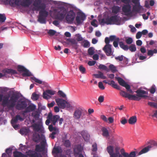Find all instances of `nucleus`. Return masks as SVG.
Here are the masks:
<instances>
[{"instance_id": "1", "label": "nucleus", "mask_w": 157, "mask_h": 157, "mask_svg": "<svg viewBox=\"0 0 157 157\" xmlns=\"http://www.w3.org/2000/svg\"><path fill=\"white\" fill-rule=\"evenodd\" d=\"M21 95V94L19 92L15 91L11 94L9 100L8 98L4 97L2 101L3 106H6L9 109L13 108L15 106L16 109L18 110L24 109L26 107L27 104L25 101H18Z\"/></svg>"}, {"instance_id": "2", "label": "nucleus", "mask_w": 157, "mask_h": 157, "mask_svg": "<svg viewBox=\"0 0 157 157\" xmlns=\"http://www.w3.org/2000/svg\"><path fill=\"white\" fill-rule=\"evenodd\" d=\"M46 6L45 4H43L40 7V10L39 12L37 21L41 24L46 23V19L48 14V12L45 10Z\"/></svg>"}, {"instance_id": "3", "label": "nucleus", "mask_w": 157, "mask_h": 157, "mask_svg": "<svg viewBox=\"0 0 157 157\" xmlns=\"http://www.w3.org/2000/svg\"><path fill=\"white\" fill-rule=\"evenodd\" d=\"M45 147V146L43 144H41V146L37 144L36 146L35 150L36 151L29 150L27 153V155L29 157H43L40 153H38L37 152H41L44 149Z\"/></svg>"}, {"instance_id": "4", "label": "nucleus", "mask_w": 157, "mask_h": 157, "mask_svg": "<svg viewBox=\"0 0 157 157\" xmlns=\"http://www.w3.org/2000/svg\"><path fill=\"white\" fill-rule=\"evenodd\" d=\"M54 11L56 18L60 21L64 19L67 13V10L64 7H61L58 10L55 9Z\"/></svg>"}, {"instance_id": "5", "label": "nucleus", "mask_w": 157, "mask_h": 157, "mask_svg": "<svg viewBox=\"0 0 157 157\" xmlns=\"http://www.w3.org/2000/svg\"><path fill=\"white\" fill-rule=\"evenodd\" d=\"M71 10L67 13L66 16V20L69 23L72 22L74 20L75 16V14L73 10L77 11L78 9L75 6H72Z\"/></svg>"}, {"instance_id": "6", "label": "nucleus", "mask_w": 157, "mask_h": 157, "mask_svg": "<svg viewBox=\"0 0 157 157\" xmlns=\"http://www.w3.org/2000/svg\"><path fill=\"white\" fill-rule=\"evenodd\" d=\"M47 119L45 121V124L48 125L51 121L53 125H55L57 121L59 119V116L58 115L53 116L51 112H49L47 117Z\"/></svg>"}, {"instance_id": "7", "label": "nucleus", "mask_w": 157, "mask_h": 157, "mask_svg": "<svg viewBox=\"0 0 157 157\" xmlns=\"http://www.w3.org/2000/svg\"><path fill=\"white\" fill-rule=\"evenodd\" d=\"M109 25L116 24L119 25L120 23V19L119 16L117 15L112 16L110 17H108Z\"/></svg>"}, {"instance_id": "8", "label": "nucleus", "mask_w": 157, "mask_h": 157, "mask_svg": "<svg viewBox=\"0 0 157 157\" xmlns=\"http://www.w3.org/2000/svg\"><path fill=\"white\" fill-rule=\"evenodd\" d=\"M120 94L122 97L125 98H127L128 99L130 100L139 101L140 99L135 95L129 94L123 90L121 91L120 92Z\"/></svg>"}, {"instance_id": "9", "label": "nucleus", "mask_w": 157, "mask_h": 157, "mask_svg": "<svg viewBox=\"0 0 157 157\" xmlns=\"http://www.w3.org/2000/svg\"><path fill=\"white\" fill-rule=\"evenodd\" d=\"M83 113L82 109L80 107L76 108L73 114V118L76 120H79L82 117Z\"/></svg>"}, {"instance_id": "10", "label": "nucleus", "mask_w": 157, "mask_h": 157, "mask_svg": "<svg viewBox=\"0 0 157 157\" xmlns=\"http://www.w3.org/2000/svg\"><path fill=\"white\" fill-rule=\"evenodd\" d=\"M119 44L120 47L125 51L128 50L129 49L131 52H134L136 50V48L135 44H132L128 47V45L124 44L122 41L119 42Z\"/></svg>"}, {"instance_id": "11", "label": "nucleus", "mask_w": 157, "mask_h": 157, "mask_svg": "<svg viewBox=\"0 0 157 157\" xmlns=\"http://www.w3.org/2000/svg\"><path fill=\"white\" fill-rule=\"evenodd\" d=\"M44 4V3H41V0H35V1L33 4V5L34 6L33 7L32 10L33 11H38L40 10V7L41 6L42 4Z\"/></svg>"}, {"instance_id": "12", "label": "nucleus", "mask_w": 157, "mask_h": 157, "mask_svg": "<svg viewBox=\"0 0 157 157\" xmlns=\"http://www.w3.org/2000/svg\"><path fill=\"white\" fill-rule=\"evenodd\" d=\"M55 100L57 105L60 108L64 109L66 107V104L67 102L66 100L60 98L56 99Z\"/></svg>"}, {"instance_id": "13", "label": "nucleus", "mask_w": 157, "mask_h": 157, "mask_svg": "<svg viewBox=\"0 0 157 157\" xmlns=\"http://www.w3.org/2000/svg\"><path fill=\"white\" fill-rule=\"evenodd\" d=\"M2 72L4 74H3L0 73V78L2 77L5 76L6 73L14 75L17 73V71L8 68L4 69L3 70Z\"/></svg>"}, {"instance_id": "14", "label": "nucleus", "mask_w": 157, "mask_h": 157, "mask_svg": "<svg viewBox=\"0 0 157 157\" xmlns=\"http://www.w3.org/2000/svg\"><path fill=\"white\" fill-rule=\"evenodd\" d=\"M56 91L52 90H48L44 91L43 94V98L46 99H48L51 96L48 95L50 94L51 95H54L55 94Z\"/></svg>"}, {"instance_id": "15", "label": "nucleus", "mask_w": 157, "mask_h": 157, "mask_svg": "<svg viewBox=\"0 0 157 157\" xmlns=\"http://www.w3.org/2000/svg\"><path fill=\"white\" fill-rule=\"evenodd\" d=\"M135 92L137 93L136 96L139 98V97L146 98L147 97L146 94H147V92L144 90L138 89Z\"/></svg>"}, {"instance_id": "16", "label": "nucleus", "mask_w": 157, "mask_h": 157, "mask_svg": "<svg viewBox=\"0 0 157 157\" xmlns=\"http://www.w3.org/2000/svg\"><path fill=\"white\" fill-rule=\"evenodd\" d=\"M111 46V45H105L103 48V50L107 56H110L112 55Z\"/></svg>"}, {"instance_id": "17", "label": "nucleus", "mask_w": 157, "mask_h": 157, "mask_svg": "<svg viewBox=\"0 0 157 157\" xmlns=\"http://www.w3.org/2000/svg\"><path fill=\"white\" fill-rule=\"evenodd\" d=\"M24 120V118L22 117L20 115H16L15 117L12 119L11 121V123L13 125L17 123L18 120L22 121Z\"/></svg>"}, {"instance_id": "18", "label": "nucleus", "mask_w": 157, "mask_h": 157, "mask_svg": "<svg viewBox=\"0 0 157 157\" xmlns=\"http://www.w3.org/2000/svg\"><path fill=\"white\" fill-rule=\"evenodd\" d=\"M32 0H22L20 2V6L24 7H28L32 3Z\"/></svg>"}, {"instance_id": "19", "label": "nucleus", "mask_w": 157, "mask_h": 157, "mask_svg": "<svg viewBox=\"0 0 157 157\" xmlns=\"http://www.w3.org/2000/svg\"><path fill=\"white\" fill-rule=\"evenodd\" d=\"M81 135L86 141L88 142L89 141L90 136L87 132L82 131L81 132Z\"/></svg>"}, {"instance_id": "20", "label": "nucleus", "mask_w": 157, "mask_h": 157, "mask_svg": "<svg viewBox=\"0 0 157 157\" xmlns=\"http://www.w3.org/2000/svg\"><path fill=\"white\" fill-rule=\"evenodd\" d=\"M103 82L106 84H108L109 85H111L112 87L114 88L117 89H119V86L117 84L115 83L114 81L113 80H111L109 82H108L106 80H105L103 81Z\"/></svg>"}, {"instance_id": "21", "label": "nucleus", "mask_w": 157, "mask_h": 157, "mask_svg": "<svg viewBox=\"0 0 157 157\" xmlns=\"http://www.w3.org/2000/svg\"><path fill=\"white\" fill-rule=\"evenodd\" d=\"M83 150V148L80 144L77 145L74 149L75 154L78 155L81 153Z\"/></svg>"}, {"instance_id": "22", "label": "nucleus", "mask_w": 157, "mask_h": 157, "mask_svg": "<svg viewBox=\"0 0 157 157\" xmlns=\"http://www.w3.org/2000/svg\"><path fill=\"white\" fill-rule=\"evenodd\" d=\"M131 6L129 4L124 6L122 8V11L125 13H128L131 11Z\"/></svg>"}, {"instance_id": "23", "label": "nucleus", "mask_w": 157, "mask_h": 157, "mask_svg": "<svg viewBox=\"0 0 157 157\" xmlns=\"http://www.w3.org/2000/svg\"><path fill=\"white\" fill-rule=\"evenodd\" d=\"M19 132L22 135H27L29 133L30 130L27 128H23L20 129Z\"/></svg>"}, {"instance_id": "24", "label": "nucleus", "mask_w": 157, "mask_h": 157, "mask_svg": "<svg viewBox=\"0 0 157 157\" xmlns=\"http://www.w3.org/2000/svg\"><path fill=\"white\" fill-rule=\"evenodd\" d=\"M121 10V7L114 5L112 8V12L113 13L115 14H117Z\"/></svg>"}, {"instance_id": "25", "label": "nucleus", "mask_w": 157, "mask_h": 157, "mask_svg": "<svg viewBox=\"0 0 157 157\" xmlns=\"http://www.w3.org/2000/svg\"><path fill=\"white\" fill-rule=\"evenodd\" d=\"M151 148V145H149L147 147L143 148L138 153L137 156L146 153L149 150V149Z\"/></svg>"}, {"instance_id": "26", "label": "nucleus", "mask_w": 157, "mask_h": 157, "mask_svg": "<svg viewBox=\"0 0 157 157\" xmlns=\"http://www.w3.org/2000/svg\"><path fill=\"white\" fill-rule=\"evenodd\" d=\"M14 157H28L26 155L23 154L21 152L15 151L13 152Z\"/></svg>"}, {"instance_id": "27", "label": "nucleus", "mask_w": 157, "mask_h": 157, "mask_svg": "<svg viewBox=\"0 0 157 157\" xmlns=\"http://www.w3.org/2000/svg\"><path fill=\"white\" fill-rule=\"evenodd\" d=\"M33 140L36 142L39 141L40 139V136L39 134L36 132H35L33 134Z\"/></svg>"}, {"instance_id": "28", "label": "nucleus", "mask_w": 157, "mask_h": 157, "mask_svg": "<svg viewBox=\"0 0 157 157\" xmlns=\"http://www.w3.org/2000/svg\"><path fill=\"white\" fill-rule=\"evenodd\" d=\"M98 74H94V75L96 78H100L103 79L107 78L103 74L101 71H98Z\"/></svg>"}, {"instance_id": "29", "label": "nucleus", "mask_w": 157, "mask_h": 157, "mask_svg": "<svg viewBox=\"0 0 157 157\" xmlns=\"http://www.w3.org/2000/svg\"><path fill=\"white\" fill-rule=\"evenodd\" d=\"M113 149V147L112 146H108L106 148L107 151L109 154L110 157H111V156L114 154Z\"/></svg>"}, {"instance_id": "30", "label": "nucleus", "mask_w": 157, "mask_h": 157, "mask_svg": "<svg viewBox=\"0 0 157 157\" xmlns=\"http://www.w3.org/2000/svg\"><path fill=\"white\" fill-rule=\"evenodd\" d=\"M62 152V151L60 147H54L52 150V153L53 154H58L61 153Z\"/></svg>"}, {"instance_id": "31", "label": "nucleus", "mask_w": 157, "mask_h": 157, "mask_svg": "<svg viewBox=\"0 0 157 157\" xmlns=\"http://www.w3.org/2000/svg\"><path fill=\"white\" fill-rule=\"evenodd\" d=\"M67 40L71 43L75 48L76 49L78 48L77 42L75 39H67Z\"/></svg>"}, {"instance_id": "32", "label": "nucleus", "mask_w": 157, "mask_h": 157, "mask_svg": "<svg viewBox=\"0 0 157 157\" xmlns=\"http://www.w3.org/2000/svg\"><path fill=\"white\" fill-rule=\"evenodd\" d=\"M137 121V118L136 116H133L128 120V123L131 124H134Z\"/></svg>"}, {"instance_id": "33", "label": "nucleus", "mask_w": 157, "mask_h": 157, "mask_svg": "<svg viewBox=\"0 0 157 157\" xmlns=\"http://www.w3.org/2000/svg\"><path fill=\"white\" fill-rule=\"evenodd\" d=\"M36 108V106L34 105H30L28 106L27 108H26V109L28 112L34 111Z\"/></svg>"}, {"instance_id": "34", "label": "nucleus", "mask_w": 157, "mask_h": 157, "mask_svg": "<svg viewBox=\"0 0 157 157\" xmlns=\"http://www.w3.org/2000/svg\"><path fill=\"white\" fill-rule=\"evenodd\" d=\"M120 149V147L118 145H116L115 148L116 152L114 153V154L112 156L118 157V155L120 154L119 151Z\"/></svg>"}, {"instance_id": "35", "label": "nucleus", "mask_w": 157, "mask_h": 157, "mask_svg": "<svg viewBox=\"0 0 157 157\" xmlns=\"http://www.w3.org/2000/svg\"><path fill=\"white\" fill-rule=\"evenodd\" d=\"M115 78L117 80L119 84L122 86H123L126 83L122 78L120 77H116Z\"/></svg>"}, {"instance_id": "36", "label": "nucleus", "mask_w": 157, "mask_h": 157, "mask_svg": "<svg viewBox=\"0 0 157 157\" xmlns=\"http://www.w3.org/2000/svg\"><path fill=\"white\" fill-rule=\"evenodd\" d=\"M102 135L104 136L105 137H106L109 136V131L106 128L103 127L102 129Z\"/></svg>"}, {"instance_id": "37", "label": "nucleus", "mask_w": 157, "mask_h": 157, "mask_svg": "<svg viewBox=\"0 0 157 157\" xmlns=\"http://www.w3.org/2000/svg\"><path fill=\"white\" fill-rule=\"evenodd\" d=\"M141 8L140 7L139 4H138L135 5L133 7L132 11L133 12H139Z\"/></svg>"}, {"instance_id": "38", "label": "nucleus", "mask_w": 157, "mask_h": 157, "mask_svg": "<svg viewBox=\"0 0 157 157\" xmlns=\"http://www.w3.org/2000/svg\"><path fill=\"white\" fill-rule=\"evenodd\" d=\"M21 0H10L9 2L11 3L12 5L15 4L17 6H20V1Z\"/></svg>"}, {"instance_id": "39", "label": "nucleus", "mask_w": 157, "mask_h": 157, "mask_svg": "<svg viewBox=\"0 0 157 157\" xmlns=\"http://www.w3.org/2000/svg\"><path fill=\"white\" fill-rule=\"evenodd\" d=\"M32 127L35 131L38 132L40 129V127L39 124H34L32 125Z\"/></svg>"}, {"instance_id": "40", "label": "nucleus", "mask_w": 157, "mask_h": 157, "mask_svg": "<svg viewBox=\"0 0 157 157\" xmlns=\"http://www.w3.org/2000/svg\"><path fill=\"white\" fill-rule=\"evenodd\" d=\"M78 16L79 17L82 21L84 20L86 18V16L84 13L81 12L77 13Z\"/></svg>"}, {"instance_id": "41", "label": "nucleus", "mask_w": 157, "mask_h": 157, "mask_svg": "<svg viewBox=\"0 0 157 157\" xmlns=\"http://www.w3.org/2000/svg\"><path fill=\"white\" fill-rule=\"evenodd\" d=\"M109 70L113 73H114L117 71L116 67L113 64H110L109 66Z\"/></svg>"}, {"instance_id": "42", "label": "nucleus", "mask_w": 157, "mask_h": 157, "mask_svg": "<svg viewBox=\"0 0 157 157\" xmlns=\"http://www.w3.org/2000/svg\"><path fill=\"white\" fill-rule=\"evenodd\" d=\"M122 150L123 151L121 152V154H119L118 157H129L128 153L125 152L124 149H122Z\"/></svg>"}, {"instance_id": "43", "label": "nucleus", "mask_w": 157, "mask_h": 157, "mask_svg": "<svg viewBox=\"0 0 157 157\" xmlns=\"http://www.w3.org/2000/svg\"><path fill=\"white\" fill-rule=\"evenodd\" d=\"M39 94H36L34 92L33 93L31 98L33 100L36 101L39 99Z\"/></svg>"}, {"instance_id": "44", "label": "nucleus", "mask_w": 157, "mask_h": 157, "mask_svg": "<svg viewBox=\"0 0 157 157\" xmlns=\"http://www.w3.org/2000/svg\"><path fill=\"white\" fill-rule=\"evenodd\" d=\"M22 73V75L23 76H29L31 75V73L26 69Z\"/></svg>"}, {"instance_id": "45", "label": "nucleus", "mask_w": 157, "mask_h": 157, "mask_svg": "<svg viewBox=\"0 0 157 157\" xmlns=\"http://www.w3.org/2000/svg\"><path fill=\"white\" fill-rule=\"evenodd\" d=\"M98 68L100 69L105 70L107 71H109V69L107 66L103 64H101L99 65L98 66Z\"/></svg>"}, {"instance_id": "46", "label": "nucleus", "mask_w": 157, "mask_h": 157, "mask_svg": "<svg viewBox=\"0 0 157 157\" xmlns=\"http://www.w3.org/2000/svg\"><path fill=\"white\" fill-rule=\"evenodd\" d=\"M6 19V17L4 14L0 13V23L4 22Z\"/></svg>"}, {"instance_id": "47", "label": "nucleus", "mask_w": 157, "mask_h": 157, "mask_svg": "<svg viewBox=\"0 0 157 157\" xmlns=\"http://www.w3.org/2000/svg\"><path fill=\"white\" fill-rule=\"evenodd\" d=\"M108 17L106 19L102 18L99 20V22H100L101 24H106L107 25H109L108 24Z\"/></svg>"}, {"instance_id": "48", "label": "nucleus", "mask_w": 157, "mask_h": 157, "mask_svg": "<svg viewBox=\"0 0 157 157\" xmlns=\"http://www.w3.org/2000/svg\"><path fill=\"white\" fill-rule=\"evenodd\" d=\"M82 43H83V46L84 48H88L90 46V42L87 40H85Z\"/></svg>"}, {"instance_id": "49", "label": "nucleus", "mask_w": 157, "mask_h": 157, "mask_svg": "<svg viewBox=\"0 0 157 157\" xmlns=\"http://www.w3.org/2000/svg\"><path fill=\"white\" fill-rule=\"evenodd\" d=\"M88 54L90 55H93L94 53V48L93 47H90L88 50Z\"/></svg>"}, {"instance_id": "50", "label": "nucleus", "mask_w": 157, "mask_h": 157, "mask_svg": "<svg viewBox=\"0 0 157 157\" xmlns=\"http://www.w3.org/2000/svg\"><path fill=\"white\" fill-rule=\"evenodd\" d=\"M26 68L23 66L21 65H18L17 66V70L19 72H23L26 70Z\"/></svg>"}, {"instance_id": "51", "label": "nucleus", "mask_w": 157, "mask_h": 157, "mask_svg": "<svg viewBox=\"0 0 157 157\" xmlns=\"http://www.w3.org/2000/svg\"><path fill=\"white\" fill-rule=\"evenodd\" d=\"M12 148H8L6 150V152L8 155V156H10L12 154Z\"/></svg>"}, {"instance_id": "52", "label": "nucleus", "mask_w": 157, "mask_h": 157, "mask_svg": "<svg viewBox=\"0 0 157 157\" xmlns=\"http://www.w3.org/2000/svg\"><path fill=\"white\" fill-rule=\"evenodd\" d=\"M64 145L67 147H70L71 146V142L69 140H67L65 141L64 143Z\"/></svg>"}, {"instance_id": "53", "label": "nucleus", "mask_w": 157, "mask_h": 157, "mask_svg": "<svg viewBox=\"0 0 157 157\" xmlns=\"http://www.w3.org/2000/svg\"><path fill=\"white\" fill-rule=\"evenodd\" d=\"M138 153L137 151H131L129 154H128L129 157H136V154Z\"/></svg>"}, {"instance_id": "54", "label": "nucleus", "mask_w": 157, "mask_h": 157, "mask_svg": "<svg viewBox=\"0 0 157 157\" xmlns=\"http://www.w3.org/2000/svg\"><path fill=\"white\" fill-rule=\"evenodd\" d=\"M31 79L36 83H37L39 84H42V81L35 77H32Z\"/></svg>"}, {"instance_id": "55", "label": "nucleus", "mask_w": 157, "mask_h": 157, "mask_svg": "<svg viewBox=\"0 0 157 157\" xmlns=\"http://www.w3.org/2000/svg\"><path fill=\"white\" fill-rule=\"evenodd\" d=\"M119 40V38H117L113 42V45L114 46L117 48L118 46V43Z\"/></svg>"}, {"instance_id": "56", "label": "nucleus", "mask_w": 157, "mask_h": 157, "mask_svg": "<svg viewBox=\"0 0 157 157\" xmlns=\"http://www.w3.org/2000/svg\"><path fill=\"white\" fill-rule=\"evenodd\" d=\"M48 128L50 132H52L56 130V129H58L57 128L53 127L52 125V124L49 125L48 126Z\"/></svg>"}, {"instance_id": "57", "label": "nucleus", "mask_w": 157, "mask_h": 157, "mask_svg": "<svg viewBox=\"0 0 157 157\" xmlns=\"http://www.w3.org/2000/svg\"><path fill=\"white\" fill-rule=\"evenodd\" d=\"M56 33V32L54 30L52 29H50L48 32V34L50 36H52L54 35Z\"/></svg>"}, {"instance_id": "58", "label": "nucleus", "mask_w": 157, "mask_h": 157, "mask_svg": "<svg viewBox=\"0 0 157 157\" xmlns=\"http://www.w3.org/2000/svg\"><path fill=\"white\" fill-rule=\"evenodd\" d=\"M148 105L157 108V104L155 103L149 102H148Z\"/></svg>"}, {"instance_id": "59", "label": "nucleus", "mask_w": 157, "mask_h": 157, "mask_svg": "<svg viewBox=\"0 0 157 157\" xmlns=\"http://www.w3.org/2000/svg\"><path fill=\"white\" fill-rule=\"evenodd\" d=\"M80 71L82 73L84 74L86 72V69L82 65L80 66L79 67Z\"/></svg>"}, {"instance_id": "60", "label": "nucleus", "mask_w": 157, "mask_h": 157, "mask_svg": "<svg viewBox=\"0 0 157 157\" xmlns=\"http://www.w3.org/2000/svg\"><path fill=\"white\" fill-rule=\"evenodd\" d=\"M58 93L59 95L63 98H65L66 97V94L61 90H59Z\"/></svg>"}, {"instance_id": "61", "label": "nucleus", "mask_w": 157, "mask_h": 157, "mask_svg": "<svg viewBox=\"0 0 157 157\" xmlns=\"http://www.w3.org/2000/svg\"><path fill=\"white\" fill-rule=\"evenodd\" d=\"M124 57V56L123 55H121V56H119L117 57H115V58L117 60H118L119 61H121L123 60Z\"/></svg>"}, {"instance_id": "62", "label": "nucleus", "mask_w": 157, "mask_h": 157, "mask_svg": "<svg viewBox=\"0 0 157 157\" xmlns=\"http://www.w3.org/2000/svg\"><path fill=\"white\" fill-rule=\"evenodd\" d=\"M125 41L127 44H130L132 43L133 40L132 38L129 37L126 39Z\"/></svg>"}, {"instance_id": "63", "label": "nucleus", "mask_w": 157, "mask_h": 157, "mask_svg": "<svg viewBox=\"0 0 157 157\" xmlns=\"http://www.w3.org/2000/svg\"><path fill=\"white\" fill-rule=\"evenodd\" d=\"M92 151H96L97 150V144H96L95 143L93 145H92Z\"/></svg>"}, {"instance_id": "64", "label": "nucleus", "mask_w": 157, "mask_h": 157, "mask_svg": "<svg viewBox=\"0 0 157 157\" xmlns=\"http://www.w3.org/2000/svg\"><path fill=\"white\" fill-rule=\"evenodd\" d=\"M98 87L101 90H104L105 87L103 86V84L101 82H100L98 83Z\"/></svg>"}]
</instances>
